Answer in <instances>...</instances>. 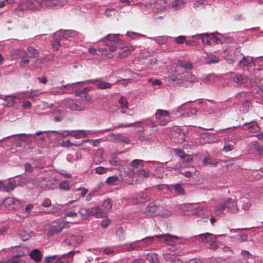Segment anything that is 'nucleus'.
Here are the masks:
<instances>
[{"instance_id":"1","label":"nucleus","mask_w":263,"mask_h":263,"mask_svg":"<svg viewBox=\"0 0 263 263\" xmlns=\"http://www.w3.org/2000/svg\"><path fill=\"white\" fill-rule=\"evenodd\" d=\"M84 82H78L73 83L67 84V93H74L76 96H81L84 101H89L91 97L87 94L90 91L89 87L81 88V84Z\"/></svg>"},{"instance_id":"2","label":"nucleus","mask_w":263,"mask_h":263,"mask_svg":"<svg viewBox=\"0 0 263 263\" xmlns=\"http://www.w3.org/2000/svg\"><path fill=\"white\" fill-rule=\"evenodd\" d=\"M187 134L185 128L175 126L170 130V136L172 141L178 144H182L185 141Z\"/></svg>"},{"instance_id":"3","label":"nucleus","mask_w":263,"mask_h":263,"mask_svg":"<svg viewBox=\"0 0 263 263\" xmlns=\"http://www.w3.org/2000/svg\"><path fill=\"white\" fill-rule=\"evenodd\" d=\"M216 33H217V32L197 34L189 36L188 38L201 39V41L204 45H207L212 46L218 44L220 41V39L215 35Z\"/></svg>"},{"instance_id":"4","label":"nucleus","mask_w":263,"mask_h":263,"mask_svg":"<svg viewBox=\"0 0 263 263\" xmlns=\"http://www.w3.org/2000/svg\"><path fill=\"white\" fill-rule=\"evenodd\" d=\"M156 237L159 239L160 242L165 243L168 246L172 247V250L177 249L178 246L180 243H183V239L179 238L175 236H172L168 234H165L163 235H156Z\"/></svg>"},{"instance_id":"5","label":"nucleus","mask_w":263,"mask_h":263,"mask_svg":"<svg viewBox=\"0 0 263 263\" xmlns=\"http://www.w3.org/2000/svg\"><path fill=\"white\" fill-rule=\"evenodd\" d=\"M39 51L32 47H28L26 51H25V59L36 58V61L34 64V66L37 68L42 67V64L49 60L47 57L39 58Z\"/></svg>"},{"instance_id":"6","label":"nucleus","mask_w":263,"mask_h":263,"mask_svg":"<svg viewBox=\"0 0 263 263\" xmlns=\"http://www.w3.org/2000/svg\"><path fill=\"white\" fill-rule=\"evenodd\" d=\"M80 215L83 218L95 216L96 217H103L104 213L99 206H94L90 209L82 208L79 211Z\"/></svg>"},{"instance_id":"7","label":"nucleus","mask_w":263,"mask_h":263,"mask_svg":"<svg viewBox=\"0 0 263 263\" xmlns=\"http://www.w3.org/2000/svg\"><path fill=\"white\" fill-rule=\"evenodd\" d=\"M154 116L158 123L161 126L166 125L171 121L168 111L164 109H157Z\"/></svg>"},{"instance_id":"8","label":"nucleus","mask_w":263,"mask_h":263,"mask_svg":"<svg viewBox=\"0 0 263 263\" xmlns=\"http://www.w3.org/2000/svg\"><path fill=\"white\" fill-rule=\"evenodd\" d=\"M120 34H109L105 36V40L104 43L109 48V50L113 52L116 50L117 45L120 41L119 39Z\"/></svg>"},{"instance_id":"9","label":"nucleus","mask_w":263,"mask_h":263,"mask_svg":"<svg viewBox=\"0 0 263 263\" xmlns=\"http://www.w3.org/2000/svg\"><path fill=\"white\" fill-rule=\"evenodd\" d=\"M111 128H108L103 129L102 130H67V137L69 136H72L75 137L76 139H80L81 138H85L87 137V133L88 134H95L98 133V132L103 133L106 131L111 130Z\"/></svg>"},{"instance_id":"10","label":"nucleus","mask_w":263,"mask_h":263,"mask_svg":"<svg viewBox=\"0 0 263 263\" xmlns=\"http://www.w3.org/2000/svg\"><path fill=\"white\" fill-rule=\"evenodd\" d=\"M197 237H199L201 241L204 243H209L211 241H213V239H216L217 238V236L216 235H214L210 233H205L184 239L183 242H182L186 243L187 241H194L195 239H196Z\"/></svg>"},{"instance_id":"11","label":"nucleus","mask_w":263,"mask_h":263,"mask_svg":"<svg viewBox=\"0 0 263 263\" xmlns=\"http://www.w3.org/2000/svg\"><path fill=\"white\" fill-rule=\"evenodd\" d=\"M10 55L12 58L14 60L20 59L21 65L22 66H26L30 62L29 59H25V50H22L21 49H14L11 51Z\"/></svg>"},{"instance_id":"12","label":"nucleus","mask_w":263,"mask_h":263,"mask_svg":"<svg viewBox=\"0 0 263 263\" xmlns=\"http://www.w3.org/2000/svg\"><path fill=\"white\" fill-rule=\"evenodd\" d=\"M193 206H194L193 215L205 217L210 214V211L205 206L197 203H194Z\"/></svg>"},{"instance_id":"13","label":"nucleus","mask_w":263,"mask_h":263,"mask_svg":"<svg viewBox=\"0 0 263 263\" xmlns=\"http://www.w3.org/2000/svg\"><path fill=\"white\" fill-rule=\"evenodd\" d=\"M66 0H44L42 1V7L47 8H53L64 6Z\"/></svg>"},{"instance_id":"14","label":"nucleus","mask_w":263,"mask_h":263,"mask_svg":"<svg viewBox=\"0 0 263 263\" xmlns=\"http://www.w3.org/2000/svg\"><path fill=\"white\" fill-rule=\"evenodd\" d=\"M231 78L233 82L237 85H243L248 82V77L241 73L233 72L231 73Z\"/></svg>"},{"instance_id":"15","label":"nucleus","mask_w":263,"mask_h":263,"mask_svg":"<svg viewBox=\"0 0 263 263\" xmlns=\"http://www.w3.org/2000/svg\"><path fill=\"white\" fill-rule=\"evenodd\" d=\"M145 214L149 217H155L159 213V206H157L155 202H150L145 208Z\"/></svg>"},{"instance_id":"16","label":"nucleus","mask_w":263,"mask_h":263,"mask_svg":"<svg viewBox=\"0 0 263 263\" xmlns=\"http://www.w3.org/2000/svg\"><path fill=\"white\" fill-rule=\"evenodd\" d=\"M2 99L5 101L6 107H13L20 102L19 98L13 96H3Z\"/></svg>"},{"instance_id":"17","label":"nucleus","mask_w":263,"mask_h":263,"mask_svg":"<svg viewBox=\"0 0 263 263\" xmlns=\"http://www.w3.org/2000/svg\"><path fill=\"white\" fill-rule=\"evenodd\" d=\"M253 58L250 56H242L241 60L239 61L238 66L244 70L253 64Z\"/></svg>"},{"instance_id":"18","label":"nucleus","mask_w":263,"mask_h":263,"mask_svg":"<svg viewBox=\"0 0 263 263\" xmlns=\"http://www.w3.org/2000/svg\"><path fill=\"white\" fill-rule=\"evenodd\" d=\"M108 136L112 141L116 142H122L125 144H129L130 142V140L129 138L121 134H111Z\"/></svg>"},{"instance_id":"19","label":"nucleus","mask_w":263,"mask_h":263,"mask_svg":"<svg viewBox=\"0 0 263 263\" xmlns=\"http://www.w3.org/2000/svg\"><path fill=\"white\" fill-rule=\"evenodd\" d=\"M156 137L154 135L147 134L144 133H141L138 138V140L141 142L151 143L154 142Z\"/></svg>"},{"instance_id":"20","label":"nucleus","mask_w":263,"mask_h":263,"mask_svg":"<svg viewBox=\"0 0 263 263\" xmlns=\"http://www.w3.org/2000/svg\"><path fill=\"white\" fill-rule=\"evenodd\" d=\"M163 258L166 262L169 263H182V260L179 258L178 255L175 254L164 253Z\"/></svg>"},{"instance_id":"21","label":"nucleus","mask_w":263,"mask_h":263,"mask_svg":"<svg viewBox=\"0 0 263 263\" xmlns=\"http://www.w3.org/2000/svg\"><path fill=\"white\" fill-rule=\"evenodd\" d=\"M67 108H69L71 110H82L84 109L85 106L71 99H67Z\"/></svg>"},{"instance_id":"22","label":"nucleus","mask_w":263,"mask_h":263,"mask_svg":"<svg viewBox=\"0 0 263 263\" xmlns=\"http://www.w3.org/2000/svg\"><path fill=\"white\" fill-rule=\"evenodd\" d=\"M155 235L153 236H148L141 239V240H138L139 246H140V249H142L143 248L151 245L154 241Z\"/></svg>"},{"instance_id":"23","label":"nucleus","mask_w":263,"mask_h":263,"mask_svg":"<svg viewBox=\"0 0 263 263\" xmlns=\"http://www.w3.org/2000/svg\"><path fill=\"white\" fill-rule=\"evenodd\" d=\"M194 203H184L179 205L181 210L184 212L185 214H193L194 206Z\"/></svg>"},{"instance_id":"24","label":"nucleus","mask_w":263,"mask_h":263,"mask_svg":"<svg viewBox=\"0 0 263 263\" xmlns=\"http://www.w3.org/2000/svg\"><path fill=\"white\" fill-rule=\"evenodd\" d=\"M227 203V207L228 211L231 213H236L238 208L237 207L236 203L232 198H229L226 201Z\"/></svg>"},{"instance_id":"25","label":"nucleus","mask_w":263,"mask_h":263,"mask_svg":"<svg viewBox=\"0 0 263 263\" xmlns=\"http://www.w3.org/2000/svg\"><path fill=\"white\" fill-rule=\"evenodd\" d=\"M139 246L138 240L132 242H127L123 245L125 250L127 251L140 250Z\"/></svg>"},{"instance_id":"26","label":"nucleus","mask_w":263,"mask_h":263,"mask_svg":"<svg viewBox=\"0 0 263 263\" xmlns=\"http://www.w3.org/2000/svg\"><path fill=\"white\" fill-rule=\"evenodd\" d=\"M243 126H248V129L252 133H257L260 130V127H259L257 122L255 121H252L250 122L245 123L243 124Z\"/></svg>"},{"instance_id":"27","label":"nucleus","mask_w":263,"mask_h":263,"mask_svg":"<svg viewBox=\"0 0 263 263\" xmlns=\"http://www.w3.org/2000/svg\"><path fill=\"white\" fill-rule=\"evenodd\" d=\"M27 5L29 8L33 10H39L42 7V1L39 2L36 0H28Z\"/></svg>"},{"instance_id":"28","label":"nucleus","mask_w":263,"mask_h":263,"mask_svg":"<svg viewBox=\"0 0 263 263\" xmlns=\"http://www.w3.org/2000/svg\"><path fill=\"white\" fill-rule=\"evenodd\" d=\"M81 192L80 195L76 194V197L74 200L69 201L68 203H67V206H68L71 203L76 201L77 200L80 199L81 197H84L88 192L87 189L84 187H79L75 190V192Z\"/></svg>"},{"instance_id":"29","label":"nucleus","mask_w":263,"mask_h":263,"mask_svg":"<svg viewBox=\"0 0 263 263\" xmlns=\"http://www.w3.org/2000/svg\"><path fill=\"white\" fill-rule=\"evenodd\" d=\"M102 78H99V81L97 84V88L99 89H110L112 86V84L103 81Z\"/></svg>"},{"instance_id":"30","label":"nucleus","mask_w":263,"mask_h":263,"mask_svg":"<svg viewBox=\"0 0 263 263\" xmlns=\"http://www.w3.org/2000/svg\"><path fill=\"white\" fill-rule=\"evenodd\" d=\"M205 63L206 64H214L219 61V59L213 53H206L204 57Z\"/></svg>"},{"instance_id":"31","label":"nucleus","mask_w":263,"mask_h":263,"mask_svg":"<svg viewBox=\"0 0 263 263\" xmlns=\"http://www.w3.org/2000/svg\"><path fill=\"white\" fill-rule=\"evenodd\" d=\"M67 240H68L69 245L76 247L80 243L82 238L80 236L73 235L69 236L68 239L67 237Z\"/></svg>"},{"instance_id":"32","label":"nucleus","mask_w":263,"mask_h":263,"mask_svg":"<svg viewBox=\"0 0 263 263\" xmlns=\"http://www.w3.org/2000/svg\"><path fill=\"white\" fill-rule=\"evenodd\" d=\"M170 38L172 39L173 37L167 35H162L154 37H149V39L155 41L159 45L165 44Z\"/></svg>"},{"instance_id":"33","label":"nucleus","mask_w":263,"mask_h":263,"mask_svg":"<svg viewBox=\"0 0 263 263\" xmlns=\"http://www.w3.org/2000/svg\"><path fill=\"white\" fill-rule=\"evenodd\" d=\"M30 256L31 259L37 262L41 261L42 259L41 253L38 249L33 250L30 254Z\"/></svg>"},{"instance_id":"34","label":"nucleus","mask_w":263,"mask_h":263,"mask_svg":"<svg viewBox=\"0 0 263 263\" xmlns=\"http://www.w3.org/2000/svg\"><path fill=\"white\" fill-rule=\"evenodd\" d=\"M119 103L121 108V112L125 114L126 111L125 109L128 108V102L126 100V99L124 97H121L119 100Z\"/></svg>"},{"instance_id":"35","label":"nucleus","mask_w":263,"mask_h":263,"mask_svg":"<svg viewBox=\"0 0 263 263\" xmlns=\"http://www.w3.org/2000/svg\"><path fill=\"white\" fill-rule=\"evenodd\" d=\"M15 187L16 184L14 182L9 181L6 184L4 183V186H3V191L9 192L13 191Z\"/></svg>"},{"instance_id":"36","label":"nucleus","mask_w":263,"mask_h":263,"mask_svg":"<svg viewBox=\"0 0 263 263\" xmlns=\"http://www.w3.org/2000/svg\"><path fill=\"white\" fill-rule=\"evenodd\" d=\"M172 214V213L170 210L159 206V213H158V215L167 218L171 216Z\"/></svg>"},{"instance_id":"37","label":"nucleus","mask_w":263,"mask_h":263,"mask_svg":"<svg viewBox=\"0 0 263 263\" xmlns=\"http://www.w3.org/2000/svg\"><path fill=\"white\" fill-rule=\"evenodd\" d=\"M20 261V256L15 255L7 259H3L0 263H19Z\"/></svg>"},{"instance_id":"38","label":"nucleus","mask_w":263,"mask_h":263,"mask_svg":"<svg viewBox=\"0 0 263 263\" xmlns=\"http://www.w3.org/2000/svg\"><path fill=\"white\" fill-rule=\"evenodd\" d=\"M146 258L151 263H158L157 255L154 253H148L146 254Z\"/></svg>"},{"instance_id":"39","label":"nucleus","mask_w":263,"mask_h":263,"mask_svg":"<svg viewBox=\"0 0 263 263\" xmlns=\"http://www.w3.org/2000/svg\"><path fill=\"white\" fill-rule=\"evenodd\" d=\"M172 6L176 10L181 9L184 6V2L183 0H175L172 3Z\"/></svg>"},{"instance_id":"40","label":"nucleus","mask_w":263,"mask_h":263,"mask_svg":"<svg viewBox=\"0 0 263 263\" xmlns=\"http://www.w3.org/2000/svg\"><path fill=\"white\" fill-rule=\"evenodd\" d=\"M117 11L115 9H107L104 12V14L109 18H112L116 16Z\"/></svg>"},{"instance_id":"41","label":"nucleus","mask_w":263,"mask_h":263,"mask_svg":"<svg viewBox=\"0 0 263 263\" xmlns=\"http://www.w3.org/2000/svg\"><path fill=\"white\" fill-rule=\"evenodd\" d=\"M234 55L235 57V58L233 60H231V62H230V63H233L235 62L236 61H239L241 59L242 57L243 56L242 53H241L240 51V50L239 48H236L234 52Z\"/></svg>"},{"instance_id":"42","label":"nucleus","mask_w":263,"mask_h":263,"mask_svg":"<svg viewBox=\"0 0 263 263\" xmlns=\"http://www.w3.org/2000/svg\"><path fill=\"white\" fill-rule=\"evenodd\" d=\"M178 65L181 67H183L186 69H191L192 68V65L190 62L184 61L181 60L178 61Z\"/></svg>"},{"instance_id":"43","label":"nucleus","mask_w":263,"mask_h":263,"mask_svg":"<svg viewBox=\"0 0 263 263\" xmlns=\"http://www.w3.org/2000/svg\"><path fill=\"white\" fill-rule=\"evenodd\" d=\"M118 180L119 178L117 176H112L108 177L105 182L108 185H116Z\"/></svg>"},{"instance_id":"44","label":"nucleus","mask_w":263,"mask_h":263,"mask_svg":"<svg viewBox=\"0 0 263 263\" xmlns=\"http://www.w3.org/2000/svg\"><path fill=\"white\" fill-rule=\"evenodd\" d=\"M202 163L204 165H210L211 166H216L218 163L216 161L210 158H205L203 161Z\"/></svg>"},{"instance_id":"45","label":"nucleus","mask_w":263,"mask_h":263,"mask_svg":"<svg viewBox=\"0 0 263 263\" xmlns=\"http://www.w3.org/2000/svg\"><path fill=\"white\" fill-rule=\"evenodd\" d=\"M112 203L111 201V200L109 198H107L104 201L102 206L106 211H109L112 208Z\"/></svg>"},{"instance_id":"46","label":"nucleus","mask_w":263,"mask_h":263,"mask_svg":"<svg viewBox=\"0 0 263 263\" xmlns=\"http://www.w3.org/2000/svg\"><path fill=\"white\" fill-rule=\"evenodd\" d=\"M154 175L156 177L162 178L166 174L164 173V168L163 167H157L154 171Z\"/></svg>"},{"instance_id":"47","label":"nucleus","mask_w":263,"mask_h":263,"mask_svg":"<svg viewBox=\"0 0 263 263\" xmlns=\"http://www.w3.org/2000/svg\"><path fill=\"white\" fill-rule=\"evenodd\" d=\"M116 234L120 240H123L125 238L124 231L122 227H119L117 229Z\"/></svg>"},{"instance_id":"48","label":"nucleus","mask_w":263,"mask_h":263,"mask_svg":"<svg viewBox=\"0 0 263 263\" xmlns=\"http://www.w3.org/2000/svg\"><path fill=\"white\" fill-rule=\"evenodd\" d=\"M202 137L204 139H207L206 141L208 143H211L213 142V140H210V139H215L216 138V134L207 133L203 134Z\"/></svg>"},{"instance_id":"49","label":"nucleus","mask_w":263,"mask_h":263,"mask_svg":"<svg viewBox=\"0 0 263 263\" xmlns=\"http://www.w3.org/2000/svg\"><path fill=\"white\" fill-rule=\"evenodd\" d=\"M133 50L132 48H129L127 47L124 48L123 51L119 53V57L121 58L127 57Z\"/></svg>"},{"instance_id":"50","label":"nucleus","mask_w":263,"mask_h":263,"mask_svg":"<svg viewBox=\"0 0 263 263\" xmlns=\"http://www.w3.org/2000/svg\"><path fill=\"white\" fill-rule=\"evenodd\" d=\"M216 109L217 110V111L215 112V114L216 115H217L218 113L220 114H223L225 112L226 107L223 104L221 103L217 105Z\"/></svg>"},{"instance_id":"51","label":"nucleus","mask_w":263,"mask_h":263,"mask_svg":"<svg viewBox=\"0 0 263 263\" xmlns=\"http://www.w3.org/2000/svg\"><path fill=\"white\" fill-rule=\"evenodd\" d=\"M175 191L180 195H184L185 191L184 189L180 184H176L174 185Z\"/></svg>"},{"instance_id":"52","label":"nucleus","mask_w":263,"mask_h":263,"mask_svg":"<svg viewBox=\"0 0 263 263\" xmlns=\"http://www.w3.org/2000/svg\"><path fill=\"white\" fill-rule=\"evenodd\" d=\"M175 42L177 44H181L183 43H185L186 36L184 35H179L174 38Z\"/></svg>"},{"instance_id":"53","label":"nucleus","mask_w":263,"mask_h":263,"mask_svg":"<svg viewBox=\"0 0 263 263\" xmlns=\"http://www.w3.org/2000/svg\"><path fill=\"white\" fill-rule=\"evenodd\" d=\"M136 174L140 177H148L149 176V172L145 169H140L137 171Z\"/></svg>"},{"instance_id":"54","label":"nucleus","mask_w":263,"mask_h":263,"mask_svg":"<svg viewBox=\"0 0 263 263\" xmlns=\"http://www.w3.org/2000/svg\"><path fill=\"white\" fill-rule=\"evenodd\" d=\"M108 48H109L108 47ZM98 50L102 54L108 56V57L109 58H111V56L110 55V54L109 53L111 51L109 50V49H108L107 48V47L100 48H99Z\"/></svg>"},{"instance_id":"55","label":"nucleus","mask_w":263,"mask_h":263,"mask_svg":"<svg viewBox=\"0 0 263 263\" xmlns=\"http://www.w3.org/2000/svg\"><path fill=\"white\" fill-rule=\"evenodd\" d=\"M108 171V168L103 166H98L95 168V172L98 175H102L105 174Z\"/></svg>"},{"instance_id":"56","label":"nucleus","mask_w":263,"mask_h":263,"mask_svg":"<svg viewBox=\"0 0 263 263\" xmlns=\"http://www.w3.org/2000/svg\"><path fill=\"white\" fill-rule=\"evenodd\" d=\"M195 40H186L185 44L187 46H197L199 44V40H201V39H196L195 38H193Z\"/></svg>"},{"instance_id":"57","label":"nucleus","mask_w":263,"mask_h":263,"mask_svg":"<svg viewBox=\"0 0 263 263\" xmlns=\"http://www.w3.org/2000/svg\"><path fill=\"white\" fill-rule=\"evenodd\" d=\"M51 45L54 50H58L61 46V40L55 39L53 41L51 42Z\"/></svg>"},{"instance_id":"58","label":"nucleus","mask_w":263,"mask_h":263,"mask_svg":"<svg viewBox=\"0 0 263 263\" xmlns=\"http://www.w3.org/2000/svg\"><path fill=\"white\" fill-rule=\"evenodd\" d=\"M234 148V144L230 143L229 142H225L223 149L226 152H230L232 151Z\"/></svg>"},{"instance_id":"59","label":"nucleus","mask_w":263,"mask_h":263,"mask_svg":"<svg viewBox=\"0 0 263 263\" xmlns=\"http://www.w3.org/2000/svg\"><path fill=\"white\" fill-rule=\"evenodd\" d=\"M242 209L245 211L248 210L251 206V203L247 199H244L242 201Z\"/></svg>"},{"instance_id":"60","label":"nucleus","mask_w":263,"mask_h":263,"mask_svg":"<svg viewBox=\"0 0 263 263\" xmlns=\"http://www.w3.org/2000/svg\"><path fill=\"white\" fill-rule=\"evenodd\" d=\"M115 251L113 247H106L104 249V253L106 255H110L114 253Z\"/></svg>"},{"instance_id":"61","label":"nucleus","mask_w":263,"mask_h":263,"mask_svg":"<svg viewBox=\"0 0 263 263\" xmlns=\"http://www.w3.org/2000/svg\"><path fill=\"white\" fill-rule=\"evenodd\" d=\"M216 239H214L213 241H210V244L209 247V249L213 251H215L218 248V245L216 241Z\"/></svg>"},{"instance_id":"62","label":"nucleus","mask_w":263,"mask_h":263,"mask_svg":"<svg viewBox=\"0 0 263 263\" xmlns=\"http://www.w3.org/2000/svg\"><path fill=\"white\" fill-rule=\"evenodd\" d=\"M110 164L112 166H118L120 165V161L118 157H114L110 160Z\"/></svg>"},{"instance_id":"63","label":"nucleus","mask_w":263,"mask_h":263,"mask_svg":"<svg viewBox=\"0 0 263 263\" xmlns=\"http://www.w3.org/2000/svg\"><path fill=\"white\" fill-rule=\"evenodd\" d=\"M255 150L257 151L258 154L263 157V145H257L255 147Z\"/></svg>"},{"instance_id":"64","label":"nucleus","mask_w":263,"mask_h":263,"mask_svg":"<svg viewBox=\"0 0 263 263\" xmlns=\"http://www.w3.org/2000/svg\"><path fill=\"white\" fill-rule=\"evenodd\" d=\"M255 97L263 102V90L259 89L255 92Z\"/></svg>"}]
</instances>
